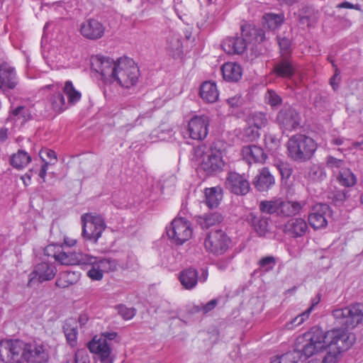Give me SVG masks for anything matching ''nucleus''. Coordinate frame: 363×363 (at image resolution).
Masks as SVG:
<instances>
[{"label": "nucleus", "instance_id": "obj_1", "mask_svg": "<svg viewBox=\"0 0 363 363\" xmlns=\"http://www.w3.org/2000/svg\"><path fill=\"white\" fill-rule=\"evenodd\" d=\"M354 341V335L342 328H334L323 333L319 328H313L297 339V343L302 345V354L305 359L328 348L322 363H337L342 353L348 350Z\"/></svg>", "mask_w": 363, "mask_h": 363}, {"label": "nucleus", "instance_id": "obj_2", "mask_svg": "<svg viewBox=\"0 0 363 363\" xmlns=\"http://www.w3.org/2000/svg\"><path fill=\"white\" fill-rule=\"evenodd\" d=\"M92 69L98 73L104 84V94L111 97L120 88L130 89L138 82L140 72L135 62L128 57L117 60L103 55H96L91 60Z\"/></svg>", "mask_w": 363, "mask_h": 363}, {"label": "nucleus", "instance_id": "obj_3", "mask_svg": "<svg viewBox=\"0 0 363 363\" xmlns=\"http://www.w3.org/2000/svg\"><path fill=\"white\" fill-rule=\"evenodd\" d=\"M223 155V150L216 144L210 147L201 145L194 149L191 160L199 172L211 175L223 169L225 165Z\"/></svg>", "mask_w": 363, "mask_h": 363}, {"label": "nucleus", "instance_id": "obj_4", "mask_svg": "<svg viewBox=\"0 0 363 363\" xmlns=\"http://www.w3.org/2000/svg\"><path fill=\"white\" fill-rule=\"evenodd\" d=\"M241 30V37H228L223 40L222 48L226 53L241 55L251 44L259 43L265 38L262 29L250 24L242 26Z\"/></svg>", "mask_w": 363, "mask_h": 363}, {"label": "nucleus", "instance_id": "obj_5", "mask_svg": "<svg viewBox=\"0 0 363 363\" xmlns=\"http://www.w3.org/2000/svg\"><path fill=\"white\" fill-rule=\"evenodd\" d=\"M318 145L311 137L303 134L291 136L287 143L289 156L295 161L303 162L311 158Z\"/></svg>", "mask_w": 363, "mask_h": 363}, {"label": "nucleus", "instance_id": "obj_6", "mask_svg": "<svg viewBox=\"0 0 363 363\" xmlns=\"http://www.w3.org/2000/svg\"><path fill=\"white\" fill-rule=\"evenodd\" d=\"M304 205L303 202L290 201L279 197L260 201L259 208L263 213L289 217L298 213Z\"/></svg>", "mask_w": 363, "mask_h": 363}, {"label": "nucleus", "instance_id": "obj_7", "mask_svg": "<svg viewBox=\"0 0 363 363\" xmlns=\"http://www.w3.org/2000/svg\"><path fill=\"white\" fill-rule=\"evenodd\" d=\"M191 223L186 218L176 217L166 228L167 235L172 244L182 245L193 236Z\"/></svg>", "mask_w": 363, "mask_h": 363}, {"label": "nucleus", "instance_id": "obj_8", "mask_svg": "<svg viewBox=\"0 0 363 363\" xmlns=\"http://www.w3.org/2000/svg\"><path fill=\"white\" fill-rule=\"evenodd\" d=\"M116 262L109 259L94 257L88 254L84 257L82 266L88 269L87 277L93 281H100L104 274L116 269Z\"/></svg>", "mask_w": 363, "mask_h": 363}, {"label": "nucleus", "instance_id": "obj_9", "mask_svg": "<svg viewBox=\"0 0 363 363\" xmlns=\"http://www.w3.org/2000/svg\"><path fill=\"white\" fill-rule=\"evenodd\" d=\"M26 342L20 340H0V362L2 363H21L25 357Z\"/></svg>", "mask_w": 363, "mask_h": 363}, {"label": "nucleus", "instance_id": "obj_10", "mask_svg": "<svg viewBox=\"0 0 363 363\" xmlns=\"http://www.w3.org/2000/svg\"><path fill=\"white\" fill-rule=\"evenodd\" d=\"M82 237L88 241L96 242L106 228L104 218L94 213L82 215Z\"/></svg>", "mask_w": 363, "mask_h": 363}, {"label": "nucleus", "instance_id": "obj_11", "mask_svg": "<svg viewBox=\"0 0 363 363\" xmlns=\"http://www.w3.org/2000/svg\"><path fill=\"white\" fill-rule=\"evenodd\" d=\"M335 319L347 328H354L363 322V304L356 303L333 311Z\"/></svg>", "mask_w": 363, "mask_h": 363}, {"label": "nucleus", "instance_id": "obj_12", "mask_svg": "<svg viewBox=\"0 0 363 363\" xmlns=\"http://www.w3.org/2000/svg\"><path fill=\"white\" fill-rule=\"evenodd\" d=\"M42 55L46 63L51 69H58L61 67H69V54L55 47H51L45 43V38L43 35L41 41Z\"/></svg>", "mask_w": 363, "mask_h": 363}, {"label": "nucleus", "instance_id": "obj_13", "mask_svg": "<svg viewBox=\"0 0 363 363\" xmlns=\"http://www.w3.org/2000/svg\"><path fill=\"white\" fill-rule=\"evenodd\" d=\"M230 238L221 231L211 232L205 239L204 246L210 253L214 255H223L229 248Z\"/></svg>", "mask_w": 363, "mask_h": 363}, {"label": "nucleus", "instance_id": "obj_14", "mask_svg": "<svg viewBox=\"0 0 363 363\" xmlns=\"http://www.w3.org/2000/svg\"><path fill=\"white\" fill-rule=\"evenodd\" d=\"M87 347L91 353L97 356L101 363H113L114 357L112 354L111 345L106 338L94 336L87 344Z\"/></svg>", "mask_w": 363, "mask_h": 363}, {"label": "nucleus", "instance_id": "obj_15", "mask_svg": "<svg viewBox=\"0 0 363 363\" xmlns=\"http://www.w3.org/2000/svg\"><path fill=\"white\" fill-rule=\"evenodd\" d=\"M209 118L206 116L193 117L188 123L187 131L193 140L204 139L208 130Z\"/></svg>", "mask_w": 363, "mask_h": 363}, {"label": "nucleus", "instance_id": "obj_16", "mask_svg": "<svg viewBox=\"0 0 363 363\" xmlns=\"http://www.w3.org/2000/svg\"><path fill=\"white\" fill-rule=\"evenodd\" d=\"M25 357L27 363H48L49 353L43 344H28L26 342Z\"/></svg>", "mask_w": 363, "mask_h": 363}, {"label": "nucleus", "instance_id": "obj_17", "mask_svg": "<svg viewBox=\"0 0 363 363\" xmlns=\"http://www.w3.org/2000/svg\"><path fill=\"white\" fill-rule=\"evenodd\" d=\"M277 121L284 133L295 130L300 125L298 113L291 107L281 109Z\"/></svg>", "mask_w": 363, "mask_h": 363}, {"label": "nucleus", "instance_id": "obj_18", "mask_svg": "<svg viewBox=\"0 0 363 363\" xmlns=\"http://www.w3.org/2000/svg\"><path fill=\"white\" fill-rule=\"evenodd\" d=\"M55 266L49 262H43L35 267L34 270L29 275L28 286L31 287L35 279L39 282L49 281L53 279L56 274Z\"/></svg>", "mask_w": 363, "mask_h": 363}, {"label": "nucleus", "instance_id": "obj_19", "mask_svg": "<svg viewBox=\"0 0 363 363\" xmlns=\"http://www.w3.org/2000/svg\"><path fill=\"white\" fill-rule=\"evenodd\" d=\"M105 26L99 21L89 18L82 23L79 27L81 35L89 40H98L105 33Z\"/></svg>", "mask_w": 363, "mask_h": 363}, {"label": "nucleus", "instance_id": "obj_20", "mask_svg": "<svg viewBox=\"0 0 363 363\" xmlns=\"http://www.w3.org/2000/svg\"><path fill=\"white\" fill-rule=\"evenodd\" d=\"M225 184L227 188L237 195H245L250 189V185L247 179L243 175L236 172L228 174Z\"/></svg>", "mask_w": 363, "mask_h": 363}, {"label": "nucleus", "instance_id": "obj_21", "mask_svg": "<svg viewBox=\"0 0 363 363\" xmlns=\"http://www.w3.org/2000/svg\"><path fill=\"white\" fill-rule=\"evenodd\" d=\"M328 213L329 206L327 204L315 205L308 218L310 225L314 229L325 228L328 224L326 216Z\"/></svg>", "mask_w": 363, "mask_h": 363}, {"label": "nucleus", "instance_id": "obj_22", "mask_svg": "<svg viewBox=\"0 0 363 363\" xmlns=\"http://www.w3.org/2000/svg\"><path fill=\"white\" fill-rule=\"evenodd\" d=\"M18 83L14 67L7 62L0 65V89L5 91L13 89Z\"/></svg>", "mask_w": 363, "mask_h": 363}, {"label": "nucleus", "instance_id": "obj_23", "mask_svg": "<svg viewBox=\"0 0 363 363\" xmlns=\"http://www.w3.org/2000/svg\"><path fill=\"white\" fill-rule=\"evenodd\" d=\"M308 230V225L302 218H292L284 225V233L293 238L303 236Z\"/></svg>", "mask_w": 363, "mask_h": 363}, {"label": "nucleus", "instance_id": "obj_24", "mask_svg": "<svg viewBox=\"0 0 363 363\" xmlns=\"http://www.w3.org/2000/svg\"><path fill=\"white\" fill-rule=\"evenodd\" d=\"M46 88L50 89L53 94L50 96L49 101L54 111L61 113L68 108L64 96L60 91L62 85L59 83L48 85Z\"/></svg>", "mask_w": 363, "mask_h": 363}, {"label": "nucleus", "instance_id": "obj_25", "mask_svg": "<svg viewBox=\"0 0 363 363\" xmlns=\"http://www.w3.org/2000/svg\"><path fill=\"white\" fill-rule=\"evenodd\" d=\"M86 254L62 250L53 255L55 259L64 265H82Z\"/></svg>", "mask_w": 363, "mask_h": 363}, {"label": "nucleus", "instance_id": "obj_26", "mask_svg": "<svg viewBox=\"0 0 363 363\" xmlns=\"http://www.w3.org/2000/svg\"><path fill=\"white\" fill-rule=\"evenodd\" d=\"M242 156L248 164L264 163L267 160V155L263 149L257 145H247L242 149Z\"/></svg>", "mask_w": 363, "mask_h": 363}, {"label": "nucleus", "instance_id": "obj_27", "mask_svg": "<svg viewBox=\"0 0 363 363\" xmlns=\"http://www.w3.org/2000/svg\"><path fill=\"white\" fill-rule=\"evenodd\" d=\"M220 69L224 80L227 82H238L241 79L242 75V68L241 65L235 62L224 63Z\"/></svg>", "mask_w": 363, "mask_h": 363}, {"label": "nucleus", "instance_id": "obj_28", "mask_svg": "<svg viewBox=\"0 0 363 363\" xmlns=\"http://www.w3.org/2000/svg\"><path fill=\"white\" fill-rule=\"evenodd\" d=\"M199 95L202 100L206 103H215L219 98V91L217 85L211 81H206L201 84Z\"/></svg>", "mask_w": 363, "mask_h": 363}, {"label": "nucleus", "instance_id": "obj_29", "mask_svg": "<svg viewBox=\"0 0 363 363\" xmlns=\"http://www.w3.org/2000/svg\"><path fill=\"white\" fill-rule=\"evenodd\" d=\"M166 49L174 58L181 57L183 54L182 36L175 32H171L167 37Z\"/></svg>", "mask_w": 363, "mask_h": 363}, {"label": "nucleus", "instance_id": "obj_30", "mask_svg": "<svg viewBox=\"0 0 363 363\" xmlns=\"http://www.w3.org/2000/svg\"><path fill=\"white\" fill-rule=\"evenodd\" d=\"M274 184V178L267 168H262L253 180V184L259 191H267Z\"/></svg>", "mask_w": 363, "mask_h": 363}, {"label": "nucleus", "instance_id": "obj_31", "mask_svg": "<svg viewBox=\"0 0 363 363\" xmlns=\"http://www.w3.org/2000/svg\"><path fill=\"white\" fill-rule=\"evenodd\" d=\"M40 157L43 162L38 172V177L40 179L39 182L41 183L45 181L48 165L55 164L57 162V156L55 151L46 149L40 152Z\"/></svg>", "mask_w": 363, "mask_h": 363}, {"label": "nucleus", "instance_id": "obj_32", "mask_svg": "<svg viewBox=\"0 0 363 363\" xmlns=\"http://www.w3.org/2000/svg\"><path fill=\"white\" fill-rule=\"evenodd\" d=\"M247 220L250 223L259 237H264L268 232L269 221L267 218L257 216L254 213H250L247 217Z\"/></svg>", "mask_w": 363, "mask_h": 363}, {"label": "nucleus", "instance_id": "obj_33", "mask_svg": "<svg viewBox=\"0 0 363 363\" xmlns=\"http://www.w3.org/2000/svg\"><path fill=\"white\" fill-rule=\"evenodd\" d=\"M182 286L187 290L194 289L199 281L198 272L196 269L189 268L182 271L179 277Z\"/></svg>", "mask_w": 363, "mask_h": 363}, {"label": "nucleus", "instance_id": "obj_34", "mask_svg": "<svg viewBox=\"0 0 363 363\" xmlns=\"http://www.w3.org/2000/svg\"><path fill=\"white\" fill-rule=\"evenodd\" d=\"M204 194L205 203L210 208H216L223 199L222 189L219 186L206 188Z\"/></svg>", "mask_w": 363, "mask_h": 363}, {"label": "nucleus", "instance_id": "obj_35", "mask_svg": "<svg viewBox=\"0 0 363 363\" xmlns=\"http://www.w3.org/2000/svg\"><path fill=\"white\" fill-rule=\"evenodd\" d=\"M63 331L67 340V342L71 346L74 347L77 342V326L73 319H69L65 321L63 325Z\"/></svg>", "mask_w": 363, "mask_h": 363}, {"label": "nucleus", "instance_id": "obj_36", "mask_svg": "<svg viewBox=\"0 0 363 363\" xmlns=\"http://www.w3.org/2000/svg\"><path fill=\"white\" fill-rule=\"evenodd\" d=\"M295 72V67L292 63L287 60H283L277 62L274 67V72L281 77L291 78Z\"/></svg>", "mask_w": 363, "mask_h": 363}, {"label": "nucleus", "instance_id": "obj_37", "mask_svg": "<svg viewBox=\"0 0 363 363\" xmlns=\"http://www.w3.org/2000/svg\"><path fill=\"white\" fill-rule=\"evenodd\" d=\"M79 279V273L76 272H61L56 281V286L60 288H66L75 284Z\"/></svg>", "mask_w": 363, "mask_h": 363}, {"label": "nucleus", "instance_id": "obj_38", "mask_svg": "<svg viewBox=\"0 0 363 363\" xmlns=\"http://www.w3.org/2000/svg\"><path fill=\"white\" fill-rule=\"evenodd\" d=\"M284 15L281 13L275 14L268 13L264 15L262 18V23L265 28L270 30H275L279 28L284 22Z\"/></svg>", "mask_w": 363, "mask_h": 363}, {"label": "nucleus", "instance_id": "obj_39", "mask_svg": "<svg viewBox=\"0 0 363 363\" xmlns=\"http://www.w3.org/2000/svg\"><path fill=\"white\" fill-rule=\"evenodd\" d=\"M31 161L28 153L24 150H19L16 153L12 155L10 159L11 164L16 169H23Z\"/></svg>", "mask_w": 363, "mask_h": 363}, {"label": "nucleus", "instance_id": "obj_40", "mask_svg": "<svg viewBox=\"0 0 363 363\" xmlns=\"http://www.w3.org/2000/svg\"><path fill=\"white\" fill-rule=\"evenodd\" d=\"M62 89L67 97V104L68 106L69 105H74L81 99V93L75 89L71 81H67Z\"/></svg>", "mask_w": 363, "mask_h": 363}, {"label": "nucleus", "instance_id": "obj_41", "mask_svg": "<svg viewBox=\"0 0 363 363\" xmlns=\"http://www.w3.org/2000/svg\"><path fill=\"white\" fill-rule=\"evenodd\" d=\"M336 178L339 183L344 186H353L357 181L354 174L346 167L339 171Z\"/></svg>", "mask_w": 363, "mask_h": 363}, {"label": "nucleus", "instance_id": "obj_42", "mask_svg": "<svg viewBox=\"0 0 363 363\" xmlns=\"http://www.w3.org/2000/svg\"><path fill=\"white\" fill-rule=\"evenodd\" d=\"M247 123L260 130L267 125L268 120L265 113L255 112L250 115Z\"/></svg>", "mask_w": 363, "mask_h": 363}, {"label": "nucleus", "instance_id": "obj_43", "mask_svg": "<svg viewBox=\"0 0 363 363\" xmlns=\"http://www.w3.org/2000/svg\"><path fill=\"white\" fill-rule=\"evenodd\" d=\"M221 216L218 213L206 214L199 219V223L202 228H208L221 221Z\"/></svg>", "mask_w": 363, "mask_h": 363}, {"label": "nucleus", "instance_id": "obj_44", "mask_svg": "<svg viewBox=\"0 0 363 363\" xmlns=\"http://www.w3.org/2000/svg\"><path fill=\"white\" fill-rule=\"evenodd\" d=\"M326 165L333 173L337 175L340 170L345 167V163L342 160L336 159L332 156H328L326 159Z\"/></svg>", "mask_w": 363, "mask_h": 363}, {"label": "nucleus", "instance_id": "obj_45", "mask_svg": "<svg viewBox=\"0 0 363 363\" xmlns=\"http://www.w3.org/2000/svg\"><path fill=\"white\" fill-rule=\"evenodd\" d=\"M325 176L323 169L319 164H313L308 172V178L313 181L320 180Z\"/></svg>", "mask_w": 363, "mask_h": 363}, {"label": "nucleus", "instance_id": "obj_46", "mask_svg": "<svg viewBox=\"0 0 363 363\" xmlns=\"http://www.w3.org/2000/svg\"><path fill=\"white\" fill-rule=\"evenodd\" d=\"M259 129L252 125L247 124V126L243 130V139L247 141H252L259 136Z\"/></svg>", "mask_w": 363, "mask_h": 363}, {"label": "nucleus", "instance_id": "obj_47", "mask_svg": "<svg viewBox=\"0 0 363 363\" xmlns=\"http://www.w3.org/2000/svg\"><path fill=\"white\" fill-rule=\"evenodd\" d=\"M264 142L266 147L270 152L277 150L280 145V139L272 134L266 135Z\"/></svg>", "mask_w": 363, "mask_h": 363}, {"label": "nucleus", "instance_id": "obj_48", "mask_svg": "<svg viewBox=\"0 0 363 363\" xmlns=\"http://www.w3.org/2000/svg\"><path fill=\"white\" fill-rule=\"evenodd\" d=\"M265 101L272 107H275L281 103V97L272 90L267 91L265 94Z\"/></svg>", "mask_w": 363, "mask_h": 363}, {"label": "nucleus", "instance_id": "obj_49", "mask_svg": "<svg viewBox=\"0 0 363 363\" xmlns=\"http://www.w3.org/2000/svg\"><path fill=\"white\" fill-rule=\"evenodd\" d=\"M309 315H308V313H306L305 311L301 313L300 315L295 317L291 322L287 323L285 325V327L288 330H292L295 327L300 325L302 324L306 319H308Z\"/></svg>", "mask_w": 363, "mask_h": 363}, {"label": "nucleus", "instance_id": "obj_50", "mask_svg": "<svg viewBox=\"0 0 363 363\" xmlns=\"http://www.w3.org/2000/svg\"><path fill=\"white\" fill-rule=\"evenodd\" d=\"M118 314L125 320H130L135 315V309L133 308H128L124 305L117 306Z\"/></svg>", "mask_w": 363, "mask_h": 363}, {"label": "nucleus", "instance_id": "obj_51", "mask_svg": "<svg viewBox=\"0 0 363 363\" xmlns=\"http://www.w3.org/2000/svg\"><path fill=\"white\" fill-rule=\"evenodd\" d=\"M74 363H91L89 354L85 349L77 350Z\"/></svg>", "mask_w": 363, "mask_h": 363}, {"label": "nucleus", "instance_id": "obj_52", "mask_svg": "<svg viewBox=\"0 0 363 363\" xmlns=\"http://www.w3.org/2000/svg\"><path fill=\"white\" fill-rule=\"evenodd\" d=\"M275 259L273 257H266L259 261V267L262 270L268 272L274 268Z\"/></svg>", "mask_w": 363, "mask_h": 363}, {"label": "nucleus", "instance_id": "obj_53", "mask_svg": "<svg viewBox=\"0 0 363 363\" xmlns=\"http://www.w3.org/2000/svg\"><path fill=\"white\" fill-rule=\"evenodd\" d=\"M39 169L36 167H33L29 169L21 179L25 186H28L30 184L31 178L35 175H38Z\"/></svg>", "mask_w": 363, "mask_h": 363}, {"label": "nucleus", "instance_id": "obj_54", "mask_svg": "<svg viewBox=\"0 0 363 363\" xmlns=\"http://www.w3.org/2000/svg\"><path fill=\"white\" fill-rule=\"evenodd\" d=\"M243 99L240 94H236L227 99L228 104L232 108H236L242 105Z\"/></svg>", "mask_w": 363, "mask_h": 363}, {"label": "nucleus", "instance_id": "obj_55", "mask_svg": "<svg viewBox=\"0 0 363 363\" xmlns=\"http://www.w3.org/2000/svg\"><path fill=\"white\" fill-rule=\"evenodd\" d=\"M44 6L52 7V8H53L55 10H58L59 12H60L61 13H63L62 10L65 9H64V3L62 2V1H56V2H53L52 4H50V3L42 4L41 9H43Z\"/></svg>", "mask_w": 363, "mask_h": 363}, {"label": "nucleus", "instance_id": "obj_56", "mask_svg": "<svg viewBox=\"0 0 363 363\" xmlns=\"http://www.w3.org/2000/svg\"><path fill=\"white\" fill-rule=\"evenodd\" d=\"M28 109L26 108L24 106H18L15 109L13 110V114L15 116L20 117L23 116L24 118L28 117L29 118V114H28Z\"/></svg>", "mask_w": 363, "mask_h": 363}, {"label": "nucleus", "instance_id": "obj_57", "mask_svg": "<svg viewBox=\"0 0 363 363\" xmlns=\"http://www.w3.org/2000/svg\"><path fill=\"white\" fill-rule=\"evenodd\" d=\"M278 43L279 45V47L281 50H287L290 46V41L289 39L286 38H278L277 39Z\"/></svg>", "mask_w": 363, "mask_h": 363}, {"label": "nucleus", "instance_id": "obj_58", "mask_svg": "<svg viewBox=\"0 0 363 363\" xmlns=\"http://www.w3.org/2000/svg\"><path fill=\"white\" fill-rule=\"evenodd\" d=\"M320 301V296L319 295L316 296L311 300V306L305 311L306 313H308V315H310L311 313L313 310L314 307L317 306L319 302Z\"/></svg>", "mask_w": 363, "mask_h": 363}, {"label": "nucleus", "instance_id": "obj_59", "mask_svg": "<svg viewBox=\"0 0 363 363\" xmlns=\"http://www.w3.org/2000/svg\"><path fill=\"white\" fill-rule=\"evenodd\" d=\"M231 259V257H228L225 260H219L217 263L218 268L220 270H225V269H227L229 264L230 263Z\"/></svg>", "mask_w": 363, "mask_h": 363}, {"label": "nucleus", "instance_id": "obj_60", "mask_svg": "<svg viewBox=\"0 0 363 363\" xmlns=\"http://www.w3.org/2000/svg\"><path fill=\"white\" fill-rule=\"evenodd\" d=\"M337 8H343V9H356V10L360 9L359 5H358V4L354 5V4L347 2V1L338 4L337 6Z\"/></svg>", "mask_w": 363, "mask_h": 363}, {"label": "nucleus", "instance_id": "obj_61", "mask_svg": "<svg viewBox=\"0 0 363 363\" xmlns=\"http://www.w3.org/2000/svg\"><path fill=\"white\" fill-rule=\"evenodd\" d=\"M117 336V333L116 332H104L102 333L100 335H98V337H103L106 338V341H111L115 339V337Z\"/></svg>", "mask_w": 363, "mask_h": 363}, {"label": "nucleus", "instance_id": "obj_62", "mask_svg": "<svg viewBox=\"0 0 363 363\" xmlns=\"http://www.w3.org/2000/svg\"><path fill=\"white\" fill-rule=\"evenodd\" d=\"M217 304L216 300L213 299L208 302L204 306H203V311L205 313H207L210 311H211L213 308L216 307Z\"/></svg>", "mask_w": 363, "mask_h": 363}, {"label": "nucleus", "instance_id": "obj_63", "mask_svg": "<svg viewBox=\"0 0 363 363\" xmlns=\"http://www.w3.org/2000/svg\"><path fill=\"white\" fill-rule=\"evenodd\" d=\"M89 320V316L86 313H82L79 315V318H78V321H79V323L83 326L85 324H86V323L88 322Z\"/></svg>", "mask_w": 363, "mask_h": 363}, {"label": "nucleus", "instance_id": "obj_64", "mask_svg": "<svg viewBox=\"0 0 363 363\" xmlns=\"http://www.w3.org/2000/svg\"><path fill=\"white\" fill-rule=\"evenodd\" d=\"M77 240L74 238L65 237L64 239V244L68 247H73L76 245Z\"/></svg>", "mask_w": 363, "mask_h": 363}]
</instances>
